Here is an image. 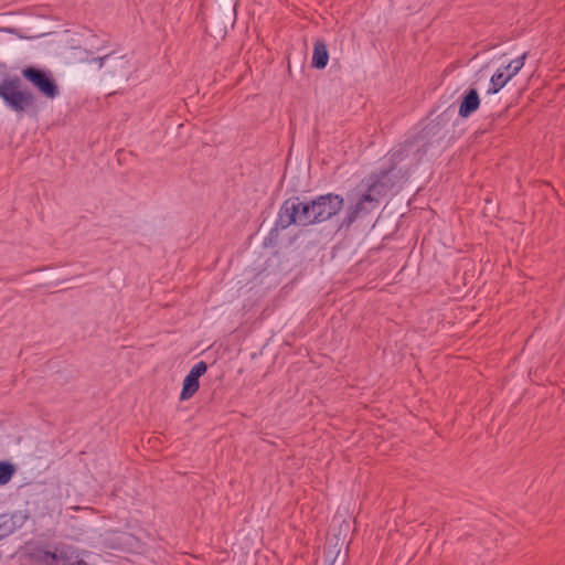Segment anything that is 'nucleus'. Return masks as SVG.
Segmentation results:
<instances>
[{
  "label": "nucleus",
  "instance_id": "423d86ee",
  "mask_svg": "<svg viewBox=\"0 0 565 565\" xmlns=\"http://www.w3.org/2000/svg\"><path fill=\"white\" fill-rule=\"evenodd\" d=\"M28 516L22 512L0 515V537H7L17 529L21 527Z\"/></svg>",
  "mask_w": 565,
  "mask_h": 565
},
{
  "label": "nucleus",
  "instance_id": "f3484780",
  "mask_svg": "<svg viewBox=\"0 0 565 565\" xmlns=\"http://www.w3.org/2000/svg\"><path fill=\"white\" fill-rule=\"evenodd\" d=\"M3 537H0V540H2Z\"/></svg>",
  "mask_w": 565,
  "mask_h": 565
},
{
  "label": "nucleus",
  "instance_id": "0eeeda50",
  "mask_svg": "<svg viewBox=\"0 0 565 565\" xmlns=\"http://www.w3.org/2000/svg\"><path fill=\"white\" fill-rule=\"evenodd\" d=\"M480 106V98L478 92L473 88L469 89L459 106V116L462 118L469 117Z\"/></svg>",
  "mask_w": 565,
  "mask_h": 565
},
{
  "label": "nucleus",
  "instance_id": "6e6552de",
  "mask_svg": "<svg viewBox=\"0 0 565 565\" xmlns=\"http://www.w3.org/2000/svg\"><path fill=\"white\" fill-rule=\"evenodd\" d=\"M329 61V53L327 45L323 41L317 40L313 45V53H312V66L322 70L327 66Z\"/></svg>",
  "mask_w": 565,
  "mask_h": 565
},
{
  "label": "nucleus",
  "instance_id": "f8f14e48",
  "mask_svg": "<svg viewBox=\"0 0 565 565\" xmlns=\"http://www.w3.org/2000/svg\"><path fill=\"white\" fill-rule=\"evenodd\" d=\"M526 56L527 53L525 52L521 56L512 60L502 70L505 72L508 76H510V78H513L524 66Z\"/></svg>",
  "mask_w": 565,
  "mask_h": 565
},
{
  "label": "nucleus",
  "instance_id": "39448f33",
  "mask_svg": "<svg viewBox=\"0 0 565 565\" xmlns=\"http://www.w3.org/2000/svg\"><path fill=\"white\" fill-rule=\"evenodd\" d=\"M99 68H105L106 74L110 76H126L129 72V61L124 55L114 53L94 58Z\"/></svg>",
  "mask_w": 565,
  "mask_h": 565
},
{
  "label": "nucleus",
  "instance_id": "dca6fc26",
  "mask_svg": "<svg viewBox=\"0 0 565 565\" xmlns=\"http://www.w3.org/2000/svg\"><path fill=\"white\" fill-rule=\"evenodd\" d=\"M73 565H88V564L86 562H84L83 559H76Z\"/></svg>",
  "mask_w": 565,
  "mask_h": 565
},
{
  "label": "nucleus",
  "instance_id": "7ed1b4c3",
  "mask_svg": "<svg viewBox=\"0 0 565 565\" xmlns=\"http://www.w3.org/2000/svg\"><path fill=\"white\" fill-rule=\"evenodd\" d=\"M0 97L14 111L22 113L34 104V96L29 90L20 89V79L3 81L0 84Z\"/></svg>",
  "mask_w": 565,
  "mask_h": 565
},
{
  "label": "nucleus",
  "instance_id": "20e7f679",
  "mask_svg": "<svg viewBox=\"0 0 565 565\" xmlns=\"http://www.w3.org/2000/svg\"><path fill=\"white\" fill-rule=\"evenodd\" d=\"M22 75L47 98H55L58 95L57 85L49 73L35 67H26L22 71Z\"/></svg>",
  "mask_w": 565,
  "mask_h": 565
},
{
  "label": "nucleus",
  "instance_id": "1a4fd4ad",
  "mask_svg": "<svg viewBox=\"0 0 565 565\" xmlns=\"http://www.w3.org/2000/svg\"><path fill=\"white\" fill-rule=\"evenodd\" d=\"M29 556L31 559L41 563L43 565H58L56 552H51L42 547H33L29 550Z\"/></svg>",
  "mask_w": 565,
  "mask_h": 565
},
{
  "label": "nucleus",
  "instance_id": "9d476101",
  "mask_svg": "<svg viewBox=\"0 0 565 565\" xmlns=\"http://www.w3.org/2000/svg\"><path fill=\"white\" fill-rule=\"evenodd\" d=\"M199 379L191 375L190 373L186 374V376L183 380V386L180 394L181 401H186L191 398L199 390Z\"/></svg>",
  "mask_w": 565,
  "mask_h": 565
},
{
  "label": "nucleus",
  "instance_id": "4468645a",
  "mask_svg": "<svg viewBox=\"0 0 565 565\" xmlns=\"http://www.w3.org/2000/svg\"><path fill=\"white\" fill-rule=\"evenodd\" d=\"M58 565H73L74 564V550L72 547L62 548L56 552Z\"/></svg>",
  "mask_w": 565,
  "mask_h": 565
},
{
  "label": "nucleus",
  "instance_id": "9b49d317",
  "mask_svg": "<svg viewBox=\"0 0 565 565\" xmlns=\"http://www.w3.org/2000/svg\"><path fill=\"white\" fill-rule=\"evenodd\" d=\"M510 76L505 74V72L501 68L497 70V72L490 78V85L488 88V94H497L500 89H502L507 83L510 81Z\"/></svg>",
  "mask_w": 565,
  "mask_h": 565
},
{
  "label": "nucleus",
  "instance_id": "f03ea898",
  "mask_svg": "<svg viewBox=\"0 0 565 565\" xmlns=\"http://www.w3.org/2000/svg\"><path fill=\"white\" fill-rule=\"evenodd\" d=\"M404 152V149L392 152L390 157L392 166L390 169L370 178L366 192L363 193L353 205L348 207L344 224L351 225L359 217L370 213L377 206L379 196L386 188L385 179L395 169V166L405 158Z\"/></svg>",
  "mask_w": 565,
  "mask_h": 565
},
{
  "label": "nucleus",
  "instance_id": "2eb2a0df",
  "mask_svg": "<svg viewBox=\"0 0 565 565\" xmlns=\"http://www.w3.org/2000/svg\"><path fill=\"white\" fill-rule=\"evenodd\" d=\"M207 370V365L204 361H200L198 363H195L192 369L190 370V374L200 379V376H202Z\"/></svg>",
  "mask_w": 565,
  "mask_h": 565
},
{
  "label": "nucleus",
  "instance_id": "f257e3e1",
  "mask_svg": "<svg viewBox=\"0 0 565 565\" xmlns=\"http://www.w3.org/2000/svg\"><path fill=\"white\" fill-rule=\"evenodd\" d=\"M343 198L328 193L316 199L301 202L298 196H292L281 204L275 227L286 230L292 224L308 226L330 220L343 207Z\"/></svg>",
  "mask_w": 565,
  "mask_h": 565
},
{
  "label": "nucleus",
  "instance_id": "ddd939ff",
  "mask_svg": "<svg viewBox=\"0 0 565 565\" xmlns=\"http://www.w3.org/2000/svg\"><path fill=\"white\" fill-rule=\"evenodd\" d=\"M14 473V467L10 462H0V484H7Z\"/></svg>",
  "mask_w": 565,
  "mask_h": 565
}]
</instances>
